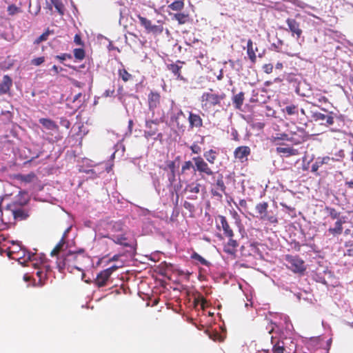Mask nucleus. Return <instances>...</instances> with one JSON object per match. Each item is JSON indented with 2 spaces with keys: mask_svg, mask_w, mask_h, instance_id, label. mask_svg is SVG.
Wrapping results in <instances>:
<instances>
[{
  "mask_svg": "<svg viewBox=\"0 0 353 353\" xmlns=\"http://www.w3.org/2000/svg\"><path fill=\"white\" fill-rule=\"evenodd\" d=\"M50 34L49 30H46L45 32H43L41 35H40L34 41V44H39L40 43L45 41L48 39V37Z\"/></svg>",
  "mask_w": 353,
  "mask_h": 353,
  "instance_id": "45",
  "label": "nucleus"
},
{
  "mask_svg": "<svg viewBox=\"0 0 353 353\" xmlns=\"http://www.w3.org/2000/svg\"><path fill=\"white\" fill-rule=\"evenodd\" d=\"M36 274H37V276L39 277V281H40V282L41 281V280H42L43 279L46 278V273H45V272H43V271H41V270H38L37 271Z\"/></svg>",
  "mask_w": 353,
  "mask_h": 353,
  "instance_id": "56",
  "label": "nucleus"
},
{
  "mask_svg": "<svg viewBox=\"0 0 353 353\" xmlns=\"http://www.w3.org/2000/svg\"><path fill=\"white\" fill-rule=\"evenodd\" d=\"M218 219L220 221V224H217V229L219 230L222 229L226 237H234V234L233 230L228 222L226 217L223 215H219Z\"/></svg>",
  "mask_w": 353,
  "mask_h": 353,
  "instance_id": "14",
  "label": "nucleus"
},
{
  "mask_svg": "<svg viewBox=\"0 0 353 353\" xmlns=\"http://www.w3.org/2000/svg\"><path fill=\"white\" fill-rule=\"evenodd\" d=\"M174 18L178 21L179 24H184L188 21V14L184 13L174 14Z\"/></svg>",
  "mask_w": 353,
  "mask_h": 353,
  "instance_id": "41",
  "label": "nucleus"
},
{
  "mask_svg": "<svg viewBox=\"0 0 353 353\" xmlns=\"http://www.w3.org/2000/svg\"><path fill=\"white\" fill-rule=\"evenodd\" d=\"M105 238L111 239L114 243L121 245L125 248L130 247L128 242L127 231L124 224L121 221H115L110 224L109 233L104 236Z\"/></svg>",
  "mask_w": 353,
  "mask_h": 353,
  "instance_id": "1",
  "label": "nucleus"
},
{
  "mask_svg": "<svg viewBox=\"0 0 353 353\" xmlns=\"http://www.w3.org/2000/svg\"><path fill=\"white\" fill-rule=\"evenodd\" d=\"M55 58L57 59H59L60 61L63 62V61H65L66 59H72V55L70 54H68V53H63V54H61L60 55H57L55 57Z\"/></svg>",
  "mask_w": 353,
  "mask_h": 353,
  "instance_id": "49",
  "label": "nucleus"
},
{
  "mask_svg": "<svg viewBox=\"0 0 353 353\" xmlns=\"http://www.w3.org/2000/svg\"><path fill=\"white\" fill-rule=\"evenodd\" d=\"M78 257V254L73 252H69L66 254L59 256L56 263L59 272H62L65 269L70 272H72L73 269L81 271L77 263Z\"/></svg>",
  "mask_w": 353,
  "mask_h": 353,
  "instance_id": "4",
  "label": "nucleus"
},
{
  "mask_svg": "<svg viewBox=\"0 0 353 353\" xmlns=\"http://www.w3.org/2000/svg\"><path fill=\"white\" fill-rule=\"evenodd\" d=\"M200 188L201 185L199 183H190L186 186V190L191 192L194 194H198L200 192Z\"/></svg>",
  "mask_w": 353,
  "mask_h": 353,
  "instance_id": "40",
  "label": "nucleus"
},
{
  "mask_svg": "<svg viewBox=\"0 0 353 353\" xmlns=\"http://www.w3.org/2000/svg\"><path fill=\"white\" fill-rule=\"evenodd\" d=\"M264 126H265V123H262V122H256L254 124V127L257 129H259V130L263 129L264 128Z\"/></svg>",
  "mask_w": 353,
  "mask_h": 353,
  "instance_id": "60",
  "label": "nucleus"
},
{
  "mask_svg": "<svg viewBox=\"0 0 353 353\" xmlns=\"http://www.w3.org/2000/svg\"><path fill=\"white\" fill-rule=\"evenodd\" d=\"M12 85V80L8 75H4L0 83V95L6 94L10 92Z\"/></svg>",
  "mask_w": 353,
  "mask_h": 353,
  "instance_id": "19",
  "label": "nucleus"
},
{
  "mask_svg": "<svg viewBox=\"0 0 353 353\" xmlns=\"http://www.w3.org/2000/svg\"><path fill=\"white\" fill-rule=\"evenodd\" d=\"M345 184L347 188L353 190V181H345Z\"/></svg>",
  "mask_w": 353,
  "mask_h": 353,
  "instance_id": "63",
  "label": "nucleus"
},
{
  "mask_svg": "<svg viewBox=\"0 0 353 353\" xmlns=\"http://www.w3.org/2000/svg\"><path fill=\"white\" fill-rule=\"evenodd\" d=\"M274 140H289L288 135L286 134H281L280 137H276L274 138Z\"/></svg>",
  "mask_w": 353,
  "mask_h": 353,
  "instance_id": "58",
  "label": "nucleus"
},
{
  "mask_svg": "<svg viewBox=\"0 0 353 353\" xmlns=\"http://www.w3.org/2000/svg\"><path fill=\"white\" fill-rule=\"evenodd\" d=\"M285 347L283 342L278 341L275 345H273L272 353H284ZM260 353H270L268 351H263Z\"/></svg>",
  "mask_w": 353,
  "mask_h": 353,
  "instance_id": "33",
  "label": "nucleus"
},
{
  "mask_svg": "<svg viewBox=\"0 0 353 353\" xmlns=\"http://www.w3.org/2000/svg\"><path fill=\"white\" fill-rule=\"evenodd\" d=\"M232 136L233 137V139L236 141H239V134H238V132L234 130L232 132Z\"/></svg>",
  "mask_w": 353,
  "mask_h": 353,
  "instance_id": "61",
  "label": "nucleus"
},
{
  "mask_svg": "<svg viewBox=\"0 0 353 353\" xmlns=\"http://www.w3.org/2000/svg\"><path fill=\"white\" fill-rule=\"evenodd\" d=\"M181 117H185V114L182 110L179 109L176 113L173 114L170 117L171 121L175 123L177 128L179 130L185 127L183 124L180 123L179 119Z\"/></svg>",
  "mask_w": 353,
  "mask_h": 353,
  "instance_id": "28",
  "label": "nucleus"
},
{
  "mask_svg": "<svg viewBox=\"0 0 353 353\" xmlns=\"http://www.w3.org/2000/svg\"><path fill=\"white\" fill-rule=\"evenodd\" d=\"M45 61V57H40L35 59H32L31 63L34 65H40Z\"/></svg>",
  "mask_w": 353,
  "mask_h": 353,
  "instance_id": "50",
  "label": "nucleus"
},
{
  "mask_svg": "<svg viewBox=\"0 0 353 353\" xmlns=\"http://www.w3.org/2000/svg\"><path fill=\"white\" fill-rule=\"evenodd\" d=\"M293 150H294L292 148H281V147H279V148H276V151L279 153H288L290 155L294 154Z\"/></svg>",
  "mask_w": 353,
  "mask_h": 353,
  "instance_id": "48",
  "label": "nucleus"
},
{
  "mask_svg": "<svg viewBox=\"0 0 353 353\" xmlns=\"http://www.w3.org/2000/svg\"><path fill=\"white\" fill-rule=\"evenodd\" d=\"M226 98L225 93L220 94L212 92V89H210V92H205L201 96V106L203 110L207 112L212 110L216 106L221 107V101Z\"/></svg>",
  "mask_w": 353,
  "mask_h": 353,
  "instance_id": "3",
  "label": "nucleus"
},
{
  "mask_svg": "<svg viewBox=\"0 0 353 353\" xmlns=\"http://www.w3.org/2000/svg\"><path fill=\"white\" fill-rule=\"evenodd\" d=\"M51 1V4L49 5V8L50 10H52V6H53L57 12L60 14V15H63L64 14V11H65V8H64V6L61 1V0H50Z\"/></svg>",
  "mask_w": 353,
  "mask_h": 353,
  "instance_id": "29",
  "label": "nucleus"
},
{
  "mask_svg": "<svg viewBox=\"0 0 353 353\" xmlns=\"http://www.w3.org/2000/svg\"><path fill=\"white\" fill-rule=\"evenodd\" d=\"M74 42L79 46H83L84 43L83 42L80 34H77L74 37Z\"/></svg>",
  "mask_w": 353,
  "mask_h": 353,
  "instance_id": "54",
  "label": "nucleus"
},
{
  "mask_svg": "<svg viewBox=\"0 0 353 353\" xmlns=\"http://www.w3.org/2000/svg\"><path fill=\"white\" fill-rule=\"evenodd\" d=\"M263 70L266 74H270L273 71V65L272 63H266L263 65Z\"/></svg>",
  "mask_w": 353,
  "mask_h": 353,
  "instance_id": "51",
  "label": "nucleus"
},
{
  "mask_svg": "<svg viewBox=\"0 0 353 353\" xmlns=\"http://www.w3.org/2000/svg\"><path fill=\"white\" fill-rule=\"evenodd\" d=\"M185 64L184 61L177 60L175 63H172L167 65V68L170 70L177 79L184 80L185 79L181 75V68L183 65Z\"/></svg>",
  "mask_w": 353,
  "mask_h": 353,
  "instance_id": "17",
  "label": "nucleus"
},
{
  "mask_svg": "<svg viewBox=\"0 0 353 353\" xmlns=\"http://www.w3.org/2000/svg\"><path fill=\"white\" fill-rule=\"evenodd\" d=\"M322 167L316 159V161L312 165L311 171L312 172H316L319 170V168Z\"/></svg>",
  "mask_w": 353,
  "mask_h": 353,
  "instance_id": "55",
  "label": "nucleus"
},
{
  "mask_svg": "<svg viewBox=\"0 0 353 353\" xmlns=\"http://www.w3.org/2000/svg\"><path fill=\"white\" fill-rule=\"evenodd\" d=\"M314 98H315L317 100V101L321 104L326 103L328 102V99L325 96L316 95V97H314Z\"/></svg>",
  "mask_w": 353,
  "mask_h": 353,
  "instance_id": "53",
  "label": "nucleus"
},
{
  "mask_svg": "<svg viewBox=\"0 0 353 353\" xmlns=\"http://www.w3.org/2000/svg\"><path fill=\"white\" fill-rule=\"evenodd\" d=\"M251 150L248 146H239L234 151V157L239 159L241 163L248 160V157L250 154Z\"/></svg>",
  "mask_w": 353,
  "mask_h": 353,
  "instance_id": "15",
  "label": "nucleus"
},
{
  "mask_svg": "<svg viewBox=\"0 0 353 353\" xmlns=\"http://www.w3.org/2000/svg\"><path fill=\"white\" fill-rule=\"evenodd\" d=\"M258 50L257 48L255 50L253 48V42L252 39H249L247 43V53L250 61L255 63L256 61V52Z\"/></svg>",
  "mask_w": 353,
  "mask_h": 353,
  "instance_id": "23",
  "label": "nucleus"
},
{
  "mask_svg": "<svg viewBox=\"0 0 353 353\" xmlns=\"http://www.w3.org/2000/svg\"><path fill=\"white\" fill-rule=\"evenodd\" d=\"M175 162L173 161H168L166 162V167L164 168V170L167 169L170 170V174L168 176V180L170 183H172L175 181Z\"/></svg>",
  "mask_w": 353,
  "mask_h": 353,
  "instance_id": "26",
  "label": "nucleus"
},
{
  "mask_svg": "<svg viewBox=\"0 0 353 353\" xmlns=\"http://www.w3.org/2000/svg\"><path fill=\"white\" fill-rule=\"evenodd\" d=\"M118 269V266L117 265H112L107 269H105L106 271L109 272V274L112 275V274L116 271Z\"/></svg>",
  "mask_w": 353,
  "mask_h": 353,
  "instance_id": "59",
  "label": "nucleus"
},
{
  "mask_svg": "<svg viewBox=\"0 0 353 353\" xmlns=\"http://www.w3.org/2000/svg\"><path fill=\"white\" fill-rule=\"evenodd\" d=\"M8 12L10 15H14L20 12V8L17 7L15 5L12 4L8 7Z\"/></svg>",
  "mask_w": 353,
  "mask_h": 353,
  "instance_id": "47",
  "label": "nucleus"
},
{
  "mask_svg": "<svg viewBox=\"0 0 353 353\" xmlns=\"http://www.w3.org/2000/svg\"><path fill=\"white\" fill-rule=\"evenodd\" d=\"M114 93V89L107 90L104 92V93L103 94V96L105 97H108L112 96Z\"/></svg>",
  "mask_w": 353,
  "mask_h": 353,
  "instance_id": "57",
  "label": "nucleus"
},
{
  "mask_svg": "<svg viewBox=\"0 0 353 353\" xmlns=\"http://www.w3.org/2000/svg\"><path fill=\"white\" fill-rule=\"evenodd\" d=\"M336 157L334 158V157H330L329 156H325L323 157H318L317 159L321 166H323V165H331L333 162L340 161L344 158V157H345L344 151L343 150H339V152L337 154H336Z\"/></svg>",
  "mask_w": 353,
  "mask_h": 353,
  "instance_id": "16",
  "label": "nucleus"
},
{
  "mask_svg": "<svg viewBox=\"0 0 353 353\" xmlns=\"http://www.w3.org/2000/svg\"><path fill=\"white\" fill-rule=\"evenodd\" d=\"M194 163L193 164L191 161H185L181 166V174H185L188 170L194 168Z\"/></svg>",
  "mask_w": 353,
  "mask_h": 353,
  "instance_id": "43",
  "label": "nucleus"
},
{
  "mask_svg": "<svg viewBox=\"0 0 353 353\" xmlns=\"http://www.w3.org/2000/svg\"><path fill=\"white\" fill-rule=\"evenodd\" d=\"M261 220L267 221L270 223H272L274 225H276L279 223V220H278L276 214L270 213L268 211L265 214H264V215L262 216Z\"/></svg>",
  "mask_w": 353,
  "mask_h": 353,
  "instance_id": "32",
  "label": "nucleus"
},
{
  "mask_svg": "<svg viewBox=\"0 0 353 353\" xmlns=\"http://www.w3.org/2000/svg\"><path fill=\"white\" fill-rule=\"evenodd\" d=\"M285 260L288 262V268L294 273L303 274L306 270L305 262L299 256L286 254Z\"/></svg>",
  "mask_w": 353,
  "mask_h": 353,
  "instance_id": "5",
  "label": "nucleus"
},
{
  "mask_svg": "<svg viewBox=\"0 0 353 353\" xmlns=\"http://www.w3.org/2000/svg\"><path fill=\"white\" fill-rule=\"evenodd\" d=\"M22 193L16 197L15 200L8 203L6 210L12 215L14 220L22 221L29 216L28 211L24 208L27 204L28 200L21 196Z\"/></svg>",
  "mask_w": 353,
  "mask_h": 353,
  "instance_id": "2",
  "label": "nucleus"
},
{
  "mask_svg": "<svg viewBox=\"0 0 353 353\" xmlns=\"http://www.w3.org/2000/svg\"><path fill=\"white\" fill-rule=\"evenodd\" d=\"M163 121L162 119H148L145 121V130L144 137L146 139L151 138L156 135L159 131V125Z\"/></svg>",
  "mask_w": 353,
  "mask_h": 353,
  "instance_id": "8",
  "label": "nucleus"
},
{
  "mask_svg": "<svg viewBox=\"0 0 353 353\" xmlns=\"http://www.w3.org/2000/svg\"><path fill=\"white\" fill-rule=\"evenodd\" d=\"M35 178L36 174L34 172H30L28 174H17L14 175L15 179L26 183L32 182Z\"/></svg>",
  "mask_w": 353,
  "mask_h": 353,
  "instance_id": "25",
  "label": "nucleus"
},
{
  "mask_svg": "<svg viewBox=\"0 0 353 353\" xmlns=\"http://www.w3.org/2000/svg\"><path fill=\"white\" fill-rule=\"evenodd\" d=\"M64 244L65 240L64 236H63L61 239L59 241V242L54 248V249L51 251L50 255L52 256L58 255L60 251L62 250V248L63 247Z\"/></svg>",
  "mask_w": 353,
  "mask_h": 353,
  "instance_id": "36",
  "label": "nucleus"
},
{
  "mask_svg": "<svg viewBox=\"0 0 353 353\" xmlns=\"http://www.w3.org/2000/svg\"><path fill=\"white\" fill-rule=\"evenodd\" d=\"M268 203L267 202H261L256 204L255 209L261 219L264 214L268 212Z\"/></svg>",
  "mask_w": 353,
  "mask_h": 353,
  "instance_id": "31",
  "label": "nucleus"
},
{
  "mask_svg": "<svg viewBox=\"0 0 353 353\" xmlns=\"http://www.w3.org/2000/svg\"><path fill=\"white\" fill-rule=\"evenodd\" d=\"M168 7L172 10L180 11L184 7V2L182 0H177L170 4Z\"/></svg>",
  "mask_w": 353,
  "mask_h": 353,
  "instance_id": "37",
  "label": "nucleus"
},
{
  "mask_svg": "<svg viewBox=\"0 0 353 353\" xmlns=\"http://www.w3.org/2000/svg\"><path fill=\"white\" fill-rule=\"evenodd\" d=\"M191 258L198 261L201 264L203 265L210 266V263L209 261H208L206 259H205L203 256H201L196 252H194L192 254Z\"/></svg>",
  "mask_w": 353,
  "mask_h": 353,
  "instance_id": "39",
  "label": "nucleus"
},
{
  "mask_svg": "<svg viewBox=\"0 0 353 353\" xmlns=\"http://www.w3.org/2000/svg\"><path fill=\"white\" fill-rule=\"evenodd\" d=\"M193 154H199L201 152V148L197 142H193L192 144L189 147Z\"/></svg>",
  "mask_w": 353,
  "mask_h": 353,
  "instance_id": "46",
  "label": "nucleus"
},
{
  "mask_svg": "<svg viewBox=\"0 0 353 353\" xmlns=\"http://www.w3.org/2000/svg\"><path fill=\"white\" fill-rule=\"evenodd\" d=\"M245 100V93L240 92L239 93L233 95L232 101L233 105L236 110H241Z\"/></svg>",
  "mask_w": 353,
  "mask_h": 353,
  "instance_id": "22",
  "label": "nucleus"
},
{
  "mask_svg": "<svg viewBox=\"0 0 353 353\" xmlns=\"http://www.w3.org/2000/svg\"><path fill=\"white\" fill-rule=\"evenodd\" d=\"M325 211L332 219L334 220L339 219L340 212H339L336 209L326 206L325 208Z\"/></svg>",
  "mask_w": 353,
  "mask_h": 353,
  "instance_id": "35",
  "label": "nucleus"
},
{
  "mask_svg": "<svg viewBox=\"0 0 353 353\" xmlns=\"http://www.w3.org/2000/svg\"><path fill=\"white\" fill-rule=\"evenodd\" d=\"M312 118L315 121H320L321 124L326 126H332L334 123L335 120H339V118L332 112H329L327 114L314 112L312 114Z\"/></svg>",
  "mask_w": 353,
  "mask_h": 353,
  "instance_id": "9",
  "label": "nucleus"
},
{
  "mask_svg": "<svg viewBox=\"0 0 353 353\" xmlns=\"http://www.w3.org/2000/svg\"><path fill=\"white\" fill-rule=\"evenodd\" d=\"M118 75L124 82H127L132 79V75L125 68L119 69Z\"/></svg>",
  "mask_w": 353,
  "mask_h": 353,
  "instance_id": "34",
  "label": "nucleus"
},
{
  "mask_svg": "<svg viewBox=\"0 0 353 353\" xmlns=\"http://www.w3.org/2000/svg\"><path fill=\"white\" fill-rule=\"evenodd\" d=\"M283 112L289 116L299 115V108L298 105L290 104L283 109Z\"/></svg>",
  "mask_w": 353,
  "mask_h": 353,
  "instance_id": "30",
  "label": "nucleus"
},
{
  "mask_svg": "<svg viewBox=\"0 0 353 353\" xmlns=\"http://www.w3.org/2000/svg\"><path fill=\"white\" fill-rule=\"evenodd\" d=\"M280 205H281L282 207L285 208H287L288 210H290V211H293V210H294V208H292V207H290V206L287 205H286V203H284V202H281V203H280Z\"/></svg>",
  "mask_w": 353,
  "mask_h": 353,
  "instance_id": "64",
  "label": "nucleus"
},
{
  "mask_svg": "<svg viewBox=\"0 0 353 353\" xmlns=\"http://www.w3.org/2000/svg\"><path fill=\"white\" fill-rule=\"evenodd\" d=\"M16 254L17 256H12V259L17 260L23 266H29L30 265L28 263L30 262L31 265L35 268H38L39 263L35 254L31 253L25 249H21Z\"/></svg>",
  "mask_w": 353,
  "mask_h": 353,
  "instance_id": "6",
  "label": "nucleus"
},
{
  "mask_svg": "<svg viewBox=\"0 0 353 353\" xmlns=\"http://www.w3.org/2000/svg\"><path fill=\"white\" fill-rule=\"evenodd\" d=\"M148 109L152 112V116L156 108H157L161 103V94L157 91H151L148 95Z\"/></svg>",
  "mask_w": 353,
  "mask_h": 353,
  "instance_id": "11",
  "label": "nucleus"
},
{
  "mask_svg": "<svg viewBox=\"0 0 353 353\" xmlns=\"http://www.w3.org/2000/svg\"><path fill=\"white\" fill-rule=\"evenodd\" d=\"M216 185L219 188V190L222 192H223V193L225 192L226 187L225 185V183H224V181L223 179V176L221 174L219 175V176L217 178V179L216 181Z\"/></svg>",
  "mask_w": 353,
  "mask_h": 353,
  "instance_id": "44",
  "label": "nucleus"
},
{
  "mask_svg": "<svg viewBox=\"0 0 353 353\" xmlns=\"http://www.w3.org/2000/svg\"><path fill=\"white\" fill-rule=\"evenodd\" d=\"M286 23L288 28L285 30L290 31L292 36L296 37L297 39L300 38L303 33V30L300 26V23L296 21L294 19L288 18L286 19Z\"/></svg>",
  "mask_w": 353,
  "mask_h": 353,
  "instance_id": "10",
  "label": "nucleus"
},
{
  "mask_svg": "<svg viewBox=\"0 0 353 353\" xmlns=\"http://www.w3.org/2000/svg\"><path fill=\"white\" fill-rule=\"evenodd\" d=\"M73 52L75 59L77 60L81 61L85 58V50L83 48H75Z\"/></svg>",
  "mask_w": 353,
  "mask_h": 353,
  "instance_id": "42",
  "label": "nucleus"
},
{
  "mask_svg": "<svg viewBox=\"0 0 353 353\" xmlns=\"http://www.w3.org/2000/svg\"><path fill=\"white\" fill-rule=\"evenodd\" d=\"M188 121L189 123V128L191 130L194 128L199 129L203 126V121L201 116L192 111L188 112Z\"/></svg>",
  "mask_w": 353,
  "mask_h": 353,
  "instance_id": "13",
  "label": "nucleus"
},
{
  "mask_svg": "<svg viewBox=\"0 0 353 353\" xmlns=\"http://www.w3.org/2000/svg\"><path fill=\"white\" fill-rule=\"evenodd\" d=\"M345 256H353V248H349L345 252Z\"/></svg>",
  "mask_w": 353,
  "mask_h": 353,
  "instance_id": "62",
  "label": "nucleus"
},
{
  "mask_svg": "<svg viewBox=\"0 0 353 353\" xmlns=\"http://www.w3.org/2000/svg\"><path fill=\"white\" fill-rule=\"evenodd\" d=\"M140 23L143 26L148 32L161 33L163 31V27L161 26L152 25L151 21L145 17L139 14L137 16Z\"/></svg>",
  "mask_w": 353,
  "mask_h": 353,
  "instance_id": "12",
  "label": "nucleus"
},
{
  "mask_svg": "<svg viewBox=\"0 0 353 353\" xmlns=\"http://www.w3.org/2000/svg\"><path fill=\"white\" fill-rule=\"evenodd\" d=\"M229 239L227 243L224 245L223 251L228 254L235 255L237 248L239 246L238 242L233 239V237H228Z\"/></svg>",
  "mask_w": 353,
  "mask_h": 353,
  "instance_id": "20",
  "label": "nucleus"
},
{
  "mask_svg": "<svg viewBox=\"0 0 353 353\" xmlns=\"http://www.w3.org/2000/svg\"><path fill=\"white\" fill-rule=\"evenodd\" d=\"M110 276L111 275L109 274V272L103 270L97 275L96 279L94 280V283L98 288L106 286Z\"/></svg>",
  "mask_w": 353,
  "mask_h": 353,
  "instance_id": "18",
  "label": "nucleus"
},
{
  "mask_svg": "<svg viewBox=\"0 0 353 353\" xmlns=\"http://www.w3.org/2000/svg\"><path fill=\"white\" fill-rule=\"evenodd\" d=\"M39 121L46 129L48 130L54 132H57L59 130V126L57 123L50 119L41 118Z\"/></svg>",
  "mask_w": 353,
  "mask_h": 353,
  "instance_id": "21",
  "label": "nucleus"
},
{
  "mask_svg": "<svg viewBox=\"0 0 353 353\" xmlns=\"http://www.w3.org/2000/svg\"><path fill=\"white\" fill-rule=\"evenodd\" d=\"M60 124L61 126L65 128L66 129H69L70 127V122L66 118H61Z\"/></svg>",
  "mask_w": 353,
  "mask_h": 353,
  "instance_id": "52",
  "label": "nucleus"
},
{
  "mask_svg": "<svg viewBox=\"0 0 353 353\" xmlns=\"http://www.w3.org/2000/svg\"><path fill=\"white\" fill-rule=\"evenodd\" d=\"M344 223L345 221H343L341 219H338L335 223V226L328 229L329 233L333 236L341 234L343 232V224Z\"/></svg>",
  "mask_w": 353,
  "mask_h": 353,
  "instance_id": "24",
  "label": "nucleus"
},
{
  "mask_svg": "<svg viewBox=\"0 0 353 353\" xmlns=\"http://www.w3.org/2000/svg\"><path fill=\"white\" fill-rule=\"evenodd\" d=\"M192 161L194 163V171L198 172L203 177L204 175L212 176L214 174V172L208 162L201 156L194 157Z\"/></svg>",
  "mask_w": 353,
  "mask_h": 353,
  "instance_id": "7",
  "label": "nucleus"
},
{
  "mask_svg": "<svg viewBox=\"0 0 353 353\" xmlns=\"http://www.w3.org/2000/svg\"><path fill=\"white\" fill-rule=\"evenodd\" d=\"M249 248H250V252L246 254V253H244L243 251H244V249H245V246H241V252H242V254L244 255V256H247V255H254L256 254V253L257 252V248H256V243H251L249 244Z\"/></svg>",
  "mask_w": 353,
  "mask_h": 353,
  "instance_id": "38",
  "label": "nucleus"
},
{
  "mask_svg": "<svg viewBox=\"0 0 353 353\" xmlns=\"http://www.w3.org/2000/svg\"><path fill=\"white\" fill-rule=\"evenodd\" d=\"M203 157L206 159L207 162L214 164L217 159V152L216 150L210 149L203 153Z\"/></svg>",
  "mask_w": 353,
  "mask_h": 353,
  "instance_id": "27",
  "label": "nucleus"
}]
</instances>
